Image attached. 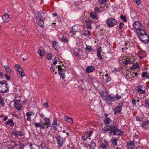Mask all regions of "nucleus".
<instances>
[{"mask_svg": "<svg viewBox=\"0 0 149 149\" xmlns=\"http://www.w3.org/2000/svg\"><path fill=\"white\" fill-rule=\"evenodd\" d=\"M139 39L144 43H148L149 41V36L147 34L145 29L137 34Z\"/></svg>", "mask_w": 149, "mask_h": 149, "instance_id": "1", "label": "nucleus"}, {"mask_svg": "<svg viewBox=\"0 0 149 149\" xmlns=\"http://www.w3.org/2000/svg\"><path fill=\"white\" fill-rule=\"evenodd\" d=\"M133 27L134 29L136 31L137 34L141 31H143L145 29L144 27L143 26L141 23L139 21H136L133 24Z\"/></svg>", "mask_w": 149, "mask_h": 149, "instance_id": "2", "label": "nucleus"}, {"mask_svg": "<svg viewBox=\"0 0 149 149\" xmlns=\"http://www.w3.org/2000/svg\"><path fill=\"white\" fill-rule=\"evenodd\" d=\"M5 80L0 82V92L1 93H6L8 91L9 88L7 86V84L6 83Z\"/></svg>", "mask_w": 149, "mask_h": 149, "instance_id": "3", "label": "nucleus"}, {"mask_svg": "<svg viewBox=\"0 0 149 149\" xmlns=\"http://www.w3.org/2000/svg\"><path fill=\"white\" fill-rule=\"evenodd\" d=\"M110 134L113 133V135L122 136L123 135L124 132L123 131H120L115 126H112L111 131L110 132Z\"/></svg>", "mask_w": 149, "mask_h": 149, "instance_id": "4", "label": "nucleus"}, {"mask_svg": "<svg viewBox=\"0 0 149 149\" xmlns=\"http://www.w3.org/2000/svg\"><path fill=\"white\" fill-rule=\"evenodd\" d=\"M117 22L116 20L112 18L108 19L106 21L107 24L110 27L113 26L116 24Z\"/></svg>", "mask_w": 149, "mask_h": 149, "instance_id": "5", "label": "nucleus"}, {"mask_svg": "<svg viewBox=\"0 0 149 149\" xmlns=\"http://www.w3.org/2000/svg\"><path fill=\"white\" fill-rule=\"evenodd\" d=\"M127 147L128 149H135L136 146L134 141L130 140L127 142Z\"/></svg>", "mask_w": 149, "mask_h": 149, "instance_id": "6", "label": "nucleus"}, {"mask_svg": "<svg viewBox=\"0 0 149 149\" xmlns=\"http://www.w3.org/2000/svg\"><path fill=\"white\" fill-rule=\"evenodd\" d=\"M55 138L56 139L58 148H60L63 144L64 142L63 139L61 137V136L60 135L56 136Z\"/></svg>", "mask_w": 149, "mask_h": 149, "instance_id": "7", "label": "nucleus"}, {"mask_svg": "<svg viewBox=\"0 0 149 149\" xmlns=\"http://www.w3.org/2000/svg\"><path fill=\"white\" fill-rule=\"evenodd\" d=\"M61 66H58V70L59 71L58 73L60 77L63 79H64L65 77L64 73L65 70H64V68H61Z\"/></svg>", "mask_w": 149, "mask_h": 149, "instance_id": "8", "label": "nucleus"}, {"mask_svg": "<svg viewBox=\"0 0 149 149\" xmlns=\"http://www.w3.org/2000/svg\"><path fill=\"white\" fill-rule=\"evenodd\" d=\"M58 38L62 42H64L68 43V40H67L66 36L63 33H60L58 35Z\"/></svg>", "mask_w": 149, "mask_h": 149, "instance_id": "9", "label": "nucleus"}, {"mask_svg": "<svg viewBox=\"0 0 149 149\" xmlns=\"http://www.w3.org/2000/svg\"><path fill=\"white\" fill-rule=\"evenodd\" d=\"M20 100H16L14 102V107L16 109L20 110L22 108V104Z\"/></svg>", "mask_w": 149, "mask_h": 149, "instance_id": "10", "label": "nucleus"}, {"mask_svg": "<svg viewBox=\"0 0 149 149\" xmlns=\"http://www.w3.org/2000/svg\"><path fill=\"white\" fill-rule=\"evenodd\" d=\"M44 120L45 122V123L43 124L45 127L47 128L49 127L51 125L50 120L47 118H44Z\"/></svg>", "mask_w": 149, "mask_h": 149, "instance_id": "11", "label": "nucleus"}, {"mask_svg": "<svg viewBox=\"0 0 149 149\" xmlns=\"http://www.w3.org/2000/svg\"><path fill=\"white\" fill-rule=\"evenodd\" d=\"M12 133L16 137H18L19 136H22L24 135L23 133L21 131H17V130L12 131Z\"/></svg>", "mask_w": 149, "mask_h": 149, "instance_id": "12", "label": "nucleus"}, {"mask_svg": "<svg viewBox=\"0 0 149 149\" xmlns=\"http://www.w3.org/2000/svg\"><path fill=\"white\" fill-rule=\"evenodd\" d=\"M45 14L42 12L38 13V16L37 17L36 19L39 20V19H45Z\"/></svg>", "mask_w": 149, "mask_h": 149, "instance_id": "13", "label": "nucleus"}, {"mask_svg": "<svg viewBox=\"0 0 149 149\" xmlns=\"http://www.w3.org/2000/svg\"><path fill=\"white\" fill-rule=\"evenodd\" d=\"M2 18L3 19V22H8L10 20V18L9 16L7 14L5 13L3 15Z\"/></svg>", "mask_w": 149, "mask_h": 149, "instance_id": "14", "label": "nucleus"}, {"mask_svg": "<svg viewBox=\"0 0 149 149\" xmlns=\"http://www.w3.org/2000/svg\"><path fill=\"white\" fill-rule=\"evenodd\" d=\"M121 98V96L118 95V94L113 96H111L110 95V99L111 102L115 101L116 100L120 99Z\"/></svg>", "mask_w": 149, "mask_h": 149, "instance_id": "15", "label": "nucleus"}, {"mask_svg": "<svg viewBox=\"0 0 149 149\" xmlns=\"http://www.w3.org/2000/svg\"><path fill=\"white\" fill-rule=\"evenodd\" d=\"M79 29L77 26H75L72 27V29L70 30V33L74 35H75L76 33L78 31Z\"/></svg>", "mask_w": 149, "mask_h": 149, "instance_id": "16", "label": "nucleus"}, {"mask_svg": "<svg viewBox=\"0 0 149 149\" xmlns=\"http://www.w3.org/2000/svg\"><path fill=\"white\" fill-rule=\"evenodd\" d=\"M86 72L88 73H90L94 72L95 70V68L92 65L87 67L86 69Z\"/></svg>", "mask_w": 149, "mask_h": 149, "instance_id": "17", "label": "nucleus"}, {"mask_svg": "<svg viewBox=\"0 0 149 149\" xmlns=\"http://www.w3.org/2000/svg\"><path fill=\"white\" fill-rule=\"evenodd\" d=\"M148 125H149V120H148L146 121H143L141 126L143 129L144 130H147V128L148 126Z\"/></svg>", "mask_w": 149, "mask_h": 149, "instance_id": "18", "label": "nucleus"}, {"mask_svg": "<svg viewBox=\"0 0 149 149\" xmlns=\"http://www.w3.org/2000/svg\"><path fill=\"white\" fill-rule=\"evenodd\" d=\"M103 100L106 103L109 105L111 104V102L110 99V95L109 94L107 95L106 97L103 99Z\"/></svg>", "mask_w": 149, "mask_h": 149, "instance_id": "19", "label": "nucleus"}, {"mask_svg": "<svg viewBox=\"0 0 149 149\" xmlns=\"http://www.w3.org/2000/svg\"><path fill=\"white\" fill-rule=\"evenodd\" d=\"M101 47H100L97 49V56L100 59H102V58L101 55Z\"/></svg>", "mask_w": 149, "mask_h": 149, "instance_id": "20", "label": "nucleus"}, {"mask_svg": "<svg viewBox=\"0 0 149 149\" xmlns=\"http://www.w3.org/2000/svg\"><path fill=\"white\" fill-rule=\"evenodd\" d=\"M109 145L108 142L106 141H104V143H102L100 146V147L102 149H106L108 147Z\"/></svg>", "mask_w": 149, "mask_h": 149, "instance_id": "21", "label": "nucleus"}, {"mask_svg": "<svg viewBox=\"0 0 149 149\" xmlns=\"http://www.w3.org/2000/svg\"><path fill=\"white\" fill-rule=\"evenodd\" d=\"M64 119L65 121L70 123L72 124L73 123V119L67 116H64Z\"/></svg>", "mask_w": 149, "mask_h": 149, "instance_id": "22", "label": "nucleus"}, {"mask_svg": "<svg viewBox=\"0 0 149 149\" xmlns=\"http://www.w3.org/2000/svg\"><path fill=\"white\" fill-rule=\"evenodd\" d=\"M15 70L19 72L22 71L23 69L20 66L17 64H15Z\"/></svg>", "mask_w": 149, "mask_h": 149, "instance_id": "23", "label": "nucleus"}, {"mask_svg": "<svg viewBox=\"0 0 149 149\" xmlns=\"http://www.w3.org/2000/svg\"><path fill=\"white\" fill-rule=\"evenodd\" d=\"M145 52L143 50L141 51L138 52V55L141 58H143L145 56Z\"/></svg>", "mask_w": 149, "mask_h": 149, "instance_id": "24", "label": "nucleus"}, {"mask_svg": "<svg viewBox=\"0 0 149 149\" xmlns=\"http://www.w3.org/2000/svg\"><path fill=\"white\" fill-rule=\"evenodd\" d=\"M44 19H39V20H37V22L38 23L39 25L42 27H43L44 26Z\"/></svg>", "mask_w": 149, "mask_h": 149, "instance_id": "25", "label": "nucleus"}, {"mask_svg": "<svg viewBox=\"0 0 149 149\" xmlns=\"http://www.w3.org/2000/svg\"><path fill=\"white\" fill-rule=\"evenodd\" d=\"M5 124L6 125H9L11 126H13L14 125L13 121L12 119H10L8 121H6Z\"/></svg>", "mask_w": 149, "mask_h": 149, "instance_id": "26", "label": "nucleus"}, {"mask_svg": "<svg viewBox=\"0 0 149 149\" xmlns=\"http://www.w3.org/2000/svg\"><path fill=\"white\" fill-rule=\"evenodd\" d=\"M117 139L113 137L111 139V141L112 142L113 145L114 146H117Z\"/></svg>", "mask_w": 149, "mask_h": 149, "instance_id": "27", "label": "nucleus"}, {"mask_svg": "<svg viewBox=\"0 0 149 149\" xmlns=\"http://www.w3.org/2000/svg\"><path fill=\"white\" fill-rule=\"evenodd\" d=\"M131 17L132 19H134L136 18L137 15L136 12L134 10H132L130 13Z\"/></svg>", "mask_w": 149, "mask_h": 149, "instance_id": "28", "label": "nucleus"}, {"mask_svg": "<svg viewBox=\"0 0 149 149\" xmlns=\"http://www.w3.org/2000/svg\"><path fill=\"white\" fill-rule=\"evenodd\" d=\"M34 125L36 127H40V128L42 129L43 130L46 128V127H45L44 125L43 124H41L38 123H35Z\"/></svg>", "mask_w": 149, "mask_h": 149, "instance_id": "29", "label": "nucleus"}, {"mask_svg": "<svg viewBox=\"0 0 149 149\" xmlns=\"http://www.w3.org/2000/svg\"><path fill=\"white\" fill-rule=\"evenodd\" d=\"M88 146H89V148L90 149H95L96 147V144L94 141H92L90 145L88 144Z\"/></svg>", "mask_w": 149, "mask_h": 149, "instance_id": "30", "label": "nucleus"}, {"mask_svg": "<svg viewBox=\"0 0 149 149\" xmlns=\"http://www.w3.org/2000/svg\"><path fill=\"white\" fill-rule=\"evenodd\" d=\"M4 67L7 72L10 73L11 72V69L8 65H5Z\"/></svg>", "mask_w": 149, "mask_h": 149, "instance_id": "31", "label": "nucleus"}, {"mask_svg": "<svg viewBox=\"0 0 149 149\" xmlns=\"http://www.w3.org/2000/svg\"><path fill=\"white\" fill-rule=\"evenodd\" d=\"M86 25L87 26V27L88 28L91 29H92V27L91 24H92V22L90 21H86Z\"/></svg>", "mask_w": 149, "mask_h": 149, "instance_id": "32", "label": "nucleus"}, {"mask_svg": "<svg viewBox=\"0 0 149 149\" xmlns=\"http://www.w3.org/2000/svg\"><path fill=\"white\" fill-rule=\"evenodd\" d=\"M104 123L106 124H109L111 121V119L109 118H105L104 120Z\"/></svg>", "mask_w": 149, "mask_h": 149, "instance_id": "33", "label": "nucleus"}, {"mask_svg": "<svg viewBox=\"0 0 149 149\" xmlns=\"http://www.w3.org/2000/svg\"><path fill=\"white\" fill-rule=\"evenodd\" d=\"M86 47L85 48L86 50H88L90 52H93L94 51V50L92 49L91 46H87L86 45Z\"/></svg>", "mask_w": 149, "mask_h": 149, "instance_id": "34", "label": "nucleus"}, {"mask_svg": "<svg viewBox=\"0 0 149 149\" xmlns=\"http://www.w3.org/2000/svg\"><path fill=\"white\" fill-rule=\"evenodd\" d=\"M113 111L114 112V114H116L117 113H120L121 112V111L120 109H118V108H116V107L114 109Z\"/></svg>", "mask_w": 149, "mask_h": 149, "instance_id": "35", "label": "nucleus"}, {"mask_svg": "<svg viewBox=\"0 0 149 149\" xmlns=\"http://www.w3.org/2000/svg\"><path fill=\"white\" fill-rule=\"evenodd\" d=\"M38 147L39 148H41V149H46L47 148L45 144L43 143H41L38 146Z\"/></svg>", "mask_w": 149, "mask_h": 149, "instance_id": "36", "label": "nucleus"}, {"mask_svg": "<svg viewBox=\"0 0 149 149\" xmlns=\"http://www.w3.org/2000/svg\"><path fill=\"white\" fill-rule=\"evenodd\" d=\"M107 95V93L106 92L102 91L101 92V97L103 100L105 97H106V96Z\"/></svg>", "mask_w": 149, "mask_h": 149, "instance_id": "37", "label": "nucleus"}, {"mask_svg": "<svg viewBox=\"0 0 149 149\" xmlns=\"http://www.w3.org/2000/svg\"><path fill=\"white\" fill-rule=\"evenodd\" d=\"M139 65L137 63L134 64L133 65H132L131 68V69L132 70H134L137 68H138L139 67Z\"/></svg>", "mask_w": 149, "mask_h": 149, "instance_id": "38", "label": "nucleus"}, {"mask_svg": "<svg viewBox=\"0 0 149 149\" xmlns=\"http://www.w3.org/2000/svg\"><path fill=\"white\" fill-rule=\"evenodd\" d=\"M96 15V14L93 12L90 13V16L92 18L95 19L97 18Z\"/></svg>", "mask_w": 149, "mask_h": 149, "instance_id": "39", "label": "nucleus"}, {"mask_svg": "<svg viewBox=\"0 0 149 149\" xmlns=\"http://www.w3.org/2000/svg\"><path fill=\"white\" fill-rule=\"evenodd\" d=\"M105 76L107 77V79L106 81V82H108L111 81V79L110 77L108 74H106Z\"/></svg>", "mask_w": 149, "mask_h": 149, "instance_id": "40", "label": "nucleus"}, {"mask_svg": "<svg viewBox=\"0 0 149 149\" xmlns=\"http://www.w3.org/2000/svg\"><path fill=\"white\" fill-rule=\"evenodd\" d=\"M120 18L123 20V22H127V20L126 19V16H125L122 15L120 16Z\"/></svg>", "mask_w": 149, "mask_h": 149, "instance_id": "41", "label": "nucleus"}, {"mask_svg": "<svg viewBox=\"0 0 149 149\" xmlns=\"http://www.w3.org/2000/svg\"><path fill=\"white\" fill-rule=\"evenodd\" d=\"M123 106V103H118V105L116 107V108H118L119 109L121 110Z\"/></svg>", "mask_w": 149, "mask_h": 149, "instance_id": "42", "label": "nucleus"}, {"mask_svg": "<svg viewBox=\"0 0 149 149\" xmlns=\"http://www.w3.org/2000/svg\"><path fill=\"white\" fill-rule=\"evenodd\" d=\"M52 54H48L46 56V58L48 60H50L52 59Z\"/></svg>", "mask_w": 149, "mask_h": 149, "instance_id": "43", "label": "nucleus"}, {"mask_svg": "<svg viewBox=\"0 0 149 149\" xmlns=\"http://www.w3.org/2000/svg\"><path fill=\"white\" fill-rule=\"evenodd\" d=\"M145 105L149 109V101L148 99H146L144 102Z\"/></svg>", "mask_w": 149, "mask_h": 149, "instance_id": "44", "label": "nucleus"}, {"mask_svg": "<svg viewBox=\"0 0 149 149\" xmlns=\"http://www.w3.org/2000/svg\"><path fill=\"white\" fill-rule=\"evenodd\" d=\"M143 86L141 85H139L137 86V88L136 89V91L137 92H139L141 90H142V88Z\"/></svg>", "mask_w": 149, "mask_h": 149, "instance_id": "45", "label": "nucleus"}, {"mask_svg": "<svg viewBox=\"0 0 149 149\" xmlns=\"http://www.w3.org/2000/svg\"><path fill=\"white\" fill-rule=\"evenodd\" d=\"M112 126L111 125H109L108 126H107L106 127H105V129L106 130V131L107 132L109 131L110 130L111 131V129Z\"/></svg>", "mask_w": 149, "mask_h": 149, "instance_id": "46", "label": "nucleus"}, {"mask_svg": "<svg viewBox=\"0 0 149 149\" xmlns=\"http://www.w3.org/2000/svg\"><path fill=\"white\" fill-rule=\"evenodd\" d=\"M38 53L40 55V56H42L43 55L44 52H43L40 49H38Z\"/></svg>", "mask_w": 149, "mask_h": 149, "instance_id": "47", "label": "nucleus"}, {"mask_svg": "<svg viewBox=\"0 0 149 149\" xmlns=\"http://www.w3.org/2000/svg\"><path fill=\"white\" fill-rule=\"evenodd\" d=\"M58 126V125L52 124V129L54 130L55 131L57 130V127Z\"/></svg>", "mask_w": 149, "mask_h": 149, "instance_id": "48", "label": "nucleus"}, {"mask_svg": "<svg viewBox=\"0 0 149 149\" xmlns=\"http://www.w3.org/2000/svg\"><path fill=\"white\" fill-rule=\"evenodd\" d=\"M124 25V24L123 22H120L119 24V27L120 29H121L123 28Z\"/></svg>", "mask_w": 149, "mask_h": 149, "instance_id": "49", "label": "nucleus"}, {"mask_svg": "<svg viewBox=\"0 0 149 149\" xmlns=\"http://www.w3.org/2000/svg\"><path fill=\"white\" fill-rule=\"evenodd\" d=\"M0 104H1L3 106H4L5 103L2 98L0 100Z\"/></svg>", "mask_w": 149, "mask_h": 149, "instance_id": "50", "label": "nucleus"}, {"mask_svg": "<svg viewBox=\"0 0 149 149\" xmlns=\"http://www.w3.org/2000/svg\"><path fill=\"white\" fill-rule=\"evenodd\" d=\"M19 73H20V76L21 78H22L25 76V73L23 72V70H22V71L19 72Z\"/></svg>", "mask_w": 149, "mask_h": 149, "instance_id": "51", "label": "nucleus"}, {"mask_svg": "<svg viewBox=\"0 0 149 149\" xmlns=\"http://www.w3.org/2000/svg\"><path fill=\"white\" fill-rule=\"evenodd\" d=\"M4 76L6 77V79L8 80H9L10 79V77L8 75V74H6L4 75Z\"/></svg>", "mask_w": 149, "mask_h": 149, "instance_id": "52", "label": "nucleus"}, {"mask_svg": "<svg viewBox=\"0 0 149 149\" xmlns=\"http://www.w3.org/2000/svg\"><path fill=\"white\" fill-rule=\"evenodd\" d=\"M52 44L54 46H56L58 43L56 41L54 40L52 42Z\"/></svg>", "mask_w": 149, "mask_h": 149, "instance_id": "53", "label": "nucleus"}, {"mask_svg": "<svg viewBox=\"0 0 149 149\" xmlns=\"http://www.w3.org/2000/svg\"><path fill=\"white\" fill-rule=\"evenodd\" d=\"M107 1L106 0H99V2L101 4H104Z\"/></svg>", "mask_w": 149, "mask_h": 149, "instance_id": "54", "label": "nucleus"}, {"mask_svg": "<svg viewBox=\"0 0 149 149\" xmlns=\"http://www.w3.org/2000/svg\"><path fill=\"white\" fill-rule=\"evenodd\" d=\"M132 102L133 105H135L136 104V100L135 99H133L132 100Z\"/></svg>", "mask_w": 149, "mask_h": 149, "instance_id": "55", "label": "nucleus"}, {"mask_svg": "<svg viewBox=\"0 0 149 149\" xmlns=\"http://www.w3.org/2000/svg\"><path fill=\"white\" fill-rule=\"evenodd\" d=\"M147 72H143L142 73V77L143 78H144L147 75Z\"/></svg>", "mask_w": 149, "mask_h": 149, "instance_id": "56", "label": "nucleus"}, {"mask_svg": "<svg viewBox=\"0 0 149 149\" xmlns=\"http://www.w3.org/2000/svg\"><path fill=\"white\" fill-rule=\"evenodd\" d=\"M94 11L95 12H99L100 11V10L99 8L96 7L94 9Z\"/></svg>", "mask_w": 149, "mask_h": 149, "instance_id": "57", "label": "nucleus"}, {"mask_svg": "<svg viewBox=\"0 0 149 149\" xmlns=\"http://www.w3.org/2000/svg\"><path fill=\"white\" fill-rule=\"evenodd\" d=\"M132 62H131L130 61L128 60L126 62H125L124 63V64L125 65H127L130 63H132Z\"/></svg>", "mask_w": 149, "mask_h": 149, "instance_id": "58", "label": "nucleus"}, {"mask_svg": "<svg viewBox=\"0 0 149 149\" xmlns=\"http://www.w3.org/2000/svg\"><path fill=\"white\" fill-rule=\"evenodd\" d=\"M54 66L53 65H52L51 68H50V70L51 71L54 72Z\"/></svg>", "mask_w": 149, "mask_h": 149, "instance_id": "59", "label": "nucleus"}, {"mask_svg": "<svg viewBox=\"0 0 149 149\" xmlns=\"http://www.w3.org/2000/svg\"><path fill=\"white\" fill-rule=\"evenodd\" d=\"M138 92L141 93L142 94H144L146 93L145 90H143L142 89Z\"/></svg>", "mask_w": 149, "mask_h": 149, "instance_id": "60", "label": "nucleus"}, {"mask_svg": "<svg viewBox=\"0 0 149 149\" xmlns=\"http://www.w3.org/2000/svg\"><path fill=\"white\" fill-rule=\"evenodd\" d=\"M52 124H55V125H57V121L56 118H55L54 119L53 123Z\"/></svg>", "mask_w": 149, "mask_h": 149, "instance_id": "61", "label": "nucleus"}, {"mask_svg": "<svg viewBox=\"0 0 149 149\" xmlns=\"http://www.w3.org/2000/svg\"><path fill=\"white\" fill-rule=\"evenodd\" d=\"M57 62L58 61H57V60L55 59L54 61H53V63L52 65H54V66H55L56 64L57 63Z\"/></svg>", "mask_w": 149, "mask_h": 149, "instance_id": "62", "label": "nucleus"}, {"mask_svg": "<svg viewBox=\"0 0 149 149\" xmlns=\"http://www.w3.org/2000/svg\"><path fill=\"white\" fill-rule=\"evenodd\" d=\"M88 138V136L86 135H84L82 137V138L83 140H85Z\"/></svg>", "mask_w": 149, "mask_h": 149, "instance_id": "63", "label": "nucleus"}, {"mask_svg": "<svg viewBox=\"0 0 149 149\" xmlns=\"http://www.w3.org/2000/svg\"><path fill=\"white\" fill-rule=\"evenodd\" d=\"M135 2L138 5H139L140 3V0H135Z\"/></svg>", "mask_w": 149, "mask_h": 149, "instance_id": "64", "label": "nucleus"}]
</instances>
